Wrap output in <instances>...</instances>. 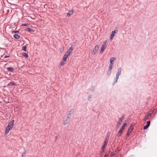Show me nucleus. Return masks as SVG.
<instances>
[{
    "instance_id": "obj_1",
    "label": "nucleus",
    "mask_w": 157,
    "mask_h": 157,
    "mask_svg": "<svg viewBox=\"0 0 157 157\" xmlns=\"http://www.w3.org/2000/svg\"><path fill=\"white\" fill-rule=\"evenodd\" d=\"M14 123V121L13 120L10 122L8 124V125L6 128L5 136L6 135L9 133L10 131L12 129L13 127Z\"/></svg>"
},
{
    "instance_id": "obj_2",
    "label": "nucleus",
    "mask_w": 157,
    "mask_h": 157,
    "mask_svg": "<svg viewBox=\"0 0 157 157\" xmlns=\"http://www.w3.org/2000/svg\"><path fill=\"white\" fill-rule=\"evenodd\" d=\"M107 41H105L103 42V45L101 46V49L100 52V53H102L103 52L104 50L107 47Z\"/></svg>"
},
{
    "instance_id": "obj_3",
    "label": "nucleus",
    "mask_w": 157,
    "mask_h": 157,
    "mask_svg": "<svg viewBox=\"0 0 157 157\" xmlns=\"http://www.w3.org/2000/svg\"><path fill=\"white\" fill-rule=\"evenodd\" d=\"M134 129L133 125L131 124L129 128L128 131L127 132V135L128 136H129L130 133H131Z\"/></svg>"
},
{
    "instance_id": "obj_4",
    "label": "nucleus",
    "mask_w": 157,
    "mask_h": 157,
    "mask_svg": "<svg viewBox=\"0 0 157 157\" xmlns=\"http://www.w3.org/2000/svg\"><path fill=\"white\" fill-rule=\"evenodd\" d=\"M124 119V116H122L121 117L119 118L117 125V127L118 128L119 127V125L121 124L122 121Z\"/></svg>"
},
{
    "instance_id": "obj_5",
    "label": "nucleus",
    "mask_w": 157,
    "mask_h": 157,
    "mask_svg": "<svg viewBox=\"0 0 157 157\" xmlns=\"http://www.w3.org/2000/svg\"><path fill=\"white\" fill-rule=\"evenodd\" d=\"M121 67H120L118 69V72H117V75H116V80L115 81V82H117V79L119 78V75H120V74H121Z\"/></svg>"
},
{
    "instance_id": "obj_6",
    "label": "nucleus",
    "mask_w": 157,
    "mask_h": 157,
    "mask_svg": "<svg viewBox=\"0 0 157 157\" xmlns=\"http://www.w3.org/2000/svg\"><path fill=\"white\" fill-rule=\"evenodd\" d=\"M117 32V31L114 30L112 32V33L110 35V40H112L113 37L115 35L116 33Z\"/></svg>"
},
{
    "instance_id": "obj_7",
    "label": "nucleus",
    "mask_w": 157,
    "mask_h": 157,
    "mask_svg": "<svg viewBox=\"0 0 157 157\" xmlns=\"http://www.w3.org/2000/svg\"><path fill=\"white\" fill-rule=\"evenodd\" d=\"M73 50V48L72 47H71L68 49L67 52L65 53V54L67 55L68 56H69L70 53Z\"/></svg>"
},
{
    "instance_id": "obj_8",
    "label": "nucleus",
    "mask_w": 157,
    "mask_h": 157,
    "mask_svg": "<svg viewBox=\"0 0 157 157\" xmlns=\"http://www.w3.org/2000/svg\"><path fill=\"white\" fill-rule=\"evenodd\" d=\"M99 48V46L98 45H96L94 48L93 50V52L94 54H95L97 52Z\"/></svg>"
},
{
    "instance_id": "obj_9",
    "label": "nucleus",
    "mask_w": 157,
    "mask_h": 157,
    "mask_svg": "<svg viewBox=\"0 0 157 157\" xmlns=\"http://www.w3.org/2000/svg\"><path fill=\"white\" fill-rule=\"evenodd\" d=\"M74 112V110L72 109H71L70 110H69L68 112V113L67 114V116H68V118H69L71 116V115Z\"/></svg>"
},
{
    "instance_id": "obj_10",
    "label": "nucleus",
    "mask_w": 157,
    "mask_h": 157,
    "mask_svg": "<svg viewBox=\"0 0 157 157\" xmlns=\"http://www.w3.org/2000/svg\"><path fill=\"white\" fill-rule=\"evenodd\" d=\"M150 124V121H148L147 122V125L144 127V129H146L149 126Z\"/></svg>"
},
{
    "instance_id": "obj_11",
    "label": "nucleus",
    "mask_w": 157,
    "mask_h": 157,
    "mask_svg": "<svg viewBox=\"0 0 157 157\" xmlns=\"http://www.w3.org/2000/svg\"><path fill=\"white\" fill-rule=\"evenodd\" d=\"M122 132H123V130L120 129L118 132V134L117 135V136L118 137H119L120 136H121Z\"/></svg>"
},
{
    "instance_id": "obj_12",
    "label": "nucleus",
    "mask_w": 157,
    "mask_h": 157,
    "mask_svg": "<svg viewBox=\"0 0 157 157\" xmlns=\"http://www.w3.org/2000/svg\"><path fill=\"white\" fill-rule=\"evenodd\" d=\"M68 56L67 55L65 54L63 57V61L65 62H66Z\"/></svg>"
},
{
    "instance_id": "obj_13",
    "label": "nucleus",
    "mask_w": 157,
    "mask_h": 157,
    "mask_svg": "<svg viewBox=\"0 0 157 157\" xmlns=\"http://www.w3.org/2000/svg\"><path fill=\"white\" fill-rule=\"evenodd\" d=\"M7 70L10 72H13L14 71V68L12 67H7L6 68Z\"/></svg>"
},
{
    "instance_id": "obj_14",
    "label": "nucleus",
    "mask_w": 157,
    "mask_h": 157,
    "mask_svg": "<svg viewBox=\"0 0 157 157\" xmlns=\"http://www.w3.org/2000/svg\"><path fill=\"white\" fill-rule=\"evenodd\" d=\"M115 60V58H110V64H113L114 61Z\"/></svg>"
},
{
    "instance_id": "obj_15",
    "label": "nucleus",
    "mask_w": 157,
    "mask_h": 157,
    "mask_svg": "<svg viewBox=\"0 0 157 157\" xmlns=\"http://www.w3.org/2000/svg\"><path fill=\"white\" fill-rule=\"evenodd\" d=\"M68 117H67V119L65 120V121L64 122V125L66 124H68L69 122V120Z\"/></svg>"
},
{
    "instance_id": "obj_16",
    "label": "nucleus",
    "mask_w": 157,
    "mask_h": 157,
    "mask_svg": "<svg viewBox=\"0 0 157 157\" xmlns=\"http://www.w3.org/2000/svg\"><path fill=\"white\" fill-rule=\"evenodd\" d=\"M15 85L16 83H14L13 82H10L9 84H8L7 85L9 86H14Z\"/></svg>"
},
{
    "instance_id": "obj_17",
    "label": "nucleus",
    "mask_w": 157,
    "mask_h": 157,
    "mask_svg": "<svg viewBox=\"0 0 157 157\" xmlns=\"http://www.w3.org/2000/svg\"><path fill=\"white\" fill-rule=\"evenodd\" d=\"M73 10H70L69 11L68 13H67V16L69 17L73 13Z\"/></svg>"
},
{
    "instance_id": "obj_18",
    "label": "nucleus",
    "mask_w": 157,
    "mask_h": 157,
    "mask_svg": "<svg viewBox=\"0 0 157 157\" xmlns=\"http://www.w3.org/2000/svg\"><path fill=\"white\" fill-rule=\"evenodd\" d=\"M127 125L126 123H124L122 125V128H120L121 129H122V130H124V129L125 128V126Z\"/></svg>"
},
{
    "instance_id": "obj_19",
    "label": "nucleus",
    "mask_w": 157,
    "mask_h": 157,
    "mask_svg": "<svg viewBox=\"0 0 157 157\" xmlns=\"http://www.w3.org/2000/svg\"><path fill=\"white\" fill-rule=\"evenodd\" d=\"M13 36L16 39H19L20 37V36L17 34L14 35Z\"/></svg>"
},
{
    "instance_id": "obj_20",
    "label": "nucleus",
    "mask_w": 157,
    "mask_h": 157,
    "mask_svg": "<svg viewBox=\"0 0 157 157\" xmlns=\"http://www.w3.org/2000/svg\"><path fill=\"white\" fill-rule=\"evenodd\" d=\"M26 154V151L24 152L23 153H22L21 156V157H25V155Z\"/></svg>"
},
{
    "instance_id": "obj_21",
    "label": "nucleus",
    "mask_w": 157,
    "mask_h": 157,
    "mask_svg": "<svg viewBox=\"0 0 157 157\" xmlns=\"http://www.w3.org/2000/svg\"><path fill=\"white\" fill-rule=\"evenodd\" d=\"M106 145H107V144H105V143H103V144L102 145L101 148H103V149H105V147L106 146Z\"/></svg>"
},
{
    "instance_id": "obj_22",
    "label": "nucleus",
    "mask_w": 157,
    "mask_h": 157,
    "mask_svg": "<svg viewBox=\"0 0 157 157\" xmlns=\"http://www.w3.org/2000/svg\"><path fill=\"white\" fill-rule=\"evenodd\" d=\"M111 71H112V70H108V72H107V74L108 75H110V73L111 72Z\"/></svg>"
},
{
    "instance_id": "obj_23",
    "label": "nucleus",
    "mask_w": 157,
    "mask_h": 157,
    "mask_svg": "<svg viewBox=\"0 0 157 157\" xmlns=\"http://www.w3.org/2000/svg\"><path fill=\"white\" fill-rule=\"evenodd\" d=\"M113 64H110L109 69L112 70V69L113 68Z\"/></svg>"
},
{
    "instance_id": "obj_24",
    "label": "nucleus",
    "mask_w": 157,
    "mask_h": 157,
    "mask_svg": "<svg viewBox=\"0 0 157 157\" xmlns=\"http://www.w3.org/2000/svg\"><path fill=\"white\" fill-rule=\"evenodd\" d=\"M23 56H24L26 58H27L28 57V55L25 53H24L23 54Z\"/></svg>"
},
{
    "instance_id": "obj_25",
    "label": "nucleus",
    "mask_w": 157,
    "mask_h": 157,
    "mask_svg": "<svg viewBox=\"0 0 157 157\" xmlns=\"http://www.w3.org/2000/svg\"><path fill=\"white\" fill-rule=\"evenodd\" d=\"M149 117H148L147 115H146L145 117H144V118L143 119V121H146V120H147L148 118Z\"/></svg>"
},
{
    "instance_id": "obj_26",
    "label": "nucleus",
    "mask_w": 157,
    "mask_h": 157,
    "mask_svg": "<svg viewBox=\"0 0 157 157\" xmlns=\"http://www.w3.org/2000/svg\"><path fill=\"white\" fill-rule=\"evenodd\" d=\"M26 46H24L23 47L22 50L24 51H26Z\"/></svg>"
},
{
    "instance_id": "obj_27",
    "label": "nucleus",
    "mask_w": 157,
    "mask_h": 157,
    "mask_svg": "<svg viewBox=\"0 0 157 157\" xmlns=\"http://www.w3.org/2000/svg\"><path fill=\"white\" fill-rule=\"evenodd\" d=\"M64 63L63 62H61V63L59 65H60L61 66H63L64 64Z\"/></svg>"
},
{
    "instance_id": "obj_28",
    "label": "nucleus",
    "mask_w": 157,
    "mask_h": 157,
    "mask_svg": "<svg viewBox=\"0 0 157 157\" xmlns=\"http://www.w3.org/2000/svg\"><path fill=\"white\" fill-rule=\"evenodd\" d=\"M151 115V113H148L147 114V116L148 117H150Z\"/></svg>"
},
{
    "instance_id": "obj_29",
    "label": "nucleus",
    "mask_w": 157,
    "mask_h": 157,
    "mask_svg": "<svg viewBox=\"0 0 157 157\" xmlns=\"http://www.w3.org/2000/svg\"><path fill=\"white\" fill-rule=\"evenodd\" d=\"M105 151V149H103V148H101V152L103 153Z\"/></svg>"
},
{
    "instance_id": "obj_30",
    "label": "nucleus",
    "mask_w": 157,
    "mask_h": 157,
    "mask_svg": "<svg viewBox=\"0 0 157 157\" xmlns=\"http://www.w3.org/2000/svg\"><path fill=\"white\" fill-rule=\"evenodd\" d=\"M31 29L29 28H27L26 29V30L28 31H30Z\"/></svg>"
},
{
    "instance_id": "obj_31",
    "label": "nucleus",
    "mask_w": 157,
    "mask_h": 157,
    "mask_svg": "<svg viewBox=\"0 0 157 157\" xmlns=\"http://www.w3.org/2000/svg\"><path fill=\"white\" fill-rule=\"evenodd\" d=\"M28 24H23L22 25L23 26H26L27 25H28Z\"/></svg>"
},
{
    "instance_id": "obj_32",
    "label": "nucleus",
    "mask_w": 157,
    "mask_h": 157,
    "mask_svg": "<svg viewBox=\"0 0 157 157\" xmlns=\"http://www.w3.org/2000/svg\"><path fill=\"white\" fill-rule=\"evenodd\" d=\"M105 140H108H108H109V137H106V138H105Z\"/></svg>"
},
{
    "instance_id": "obj_33",
    "label": "nucleus",
    "mask_w": 157,
    "mask_h": 157,
    "mask_svg": "<svg viewBox=\"0 0 157 157\" xmlns=\"http://www.w3.org/2000/svg\"><path fill=\"white\" fill-rule=\"evenodd\" d=\"M108 140H105V141L104 142V143H105V144H107V143H108Z\"/></svg>"
},
{
    "instance_id": "obj_34",
    "label": "nucleus",
    "mask_w": 157,
    "mask_h": 157,
    "mask_svg": "<svg viewBox=\"0 0 157 157\" xmlns=\"http://www.w3.org/2000/svg\"><path fill=\"white\" fill-rule=\"evenodd\" d=\"M10 57V56H5L4 57V58H8V57Z\"/></svg>"
},
{
    "instance_id": "obj_35",
    "label": "nucleus",
    "mask_w": 157,
    "mask_h": 157,
    "mask_svg": "<svg viewBox=\"0 0 157 157\" xmlns=\"http://www.w3.org/2000/svg\"><path fill=\"white\" fill-rule=\"evenodd\" d=\"M110 155L111 156H113L114 155V154H113V153H111V154H110Z\"/></svg>"
},
{
    "instance_id": "obj_36",
    "label": "nucleus",
    "mask_w": 157,
    "mask_h": 157,
    "mask_svg": "<svg viewBox=\"0 0 157 157\" xmlns=\"http://www.w3.org/2000/svg\"><path fill=\"white\" fill-rule=\"evenodd\" d=\"M13 32L15 33H17L18 32V31H14Z\"/></svg>"
},
{
    "instance_id": "obj_37",
    "label": "nucleus",
    "mask_w": 157,
    "mask_h": 157,
    "mask_svg": "<svg viewBox=\"0 0 157 157\" xmlns=\"http://www.w3.org/2000/svg\"><path fill=\"white\" fill-rule=\"evenodd\" d=\"M108 155H107H107H105V156H104V157H107V156Z\"/></svg>"
},
{
    "instance_id": "obj_38",
    "label": "nucleus",
    "mask_w": 157,
    "mask_h": 157,
    "mask_svg": "<svg viewBox=\"0 0 157 157\" xmlns=\"http://www.w3.org/2000/svg\"><path fill=\"white\" fill-rule=\"evenodd\" d=\"M90 99L91 98V97H89L88 98V99L89 100L90 99Z\"/></svg>"
},
{
    "instance_id": "obj_39",
    "label": "nucleus",
    "mask_w": 157,
    "mask_h": 157,
    "mask_svg": "<svg viewBox=\"0 0 157 157\" xmlns=\"http://www.w3.org/2000/svg\"><path fill=\"white\" fill-rule=\"evenodd\" d=\"M63 49H64V48H62V52L63 51Z\"/></svg>"
}]
</instances>
